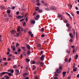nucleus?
Returning a JSON list of instances; mask_svg holds the SVG:
<instances>
[{"mask_svg":"<svg viewBox=\"0 0 79 79\" xmlns=\"http://www.w3.org/2000/svg\"><path fill=\"white\" fill-rule=\"evenodd\" d=\"M39 18H40V15H38L36 16V17L35 18V20H38Z\"/></svg>","mask_w":79,"mask_h":79,"instance_id":"1","label":"nucleus"},{"mask_svg":"<svg viewBox=\"0 0 79 79\" xmlns=\"http://www.w3.org/2000/svg\"><path fill=\"white\" fill-rule=\"evenodd\" d=\"M59 66H60V67L59 68V69H60V70H62V69H63V68H62V67L63 66V65H62L61 64H60Z\"/></svg>","mask_w":79,"mask_h":79,"instance_id":"2","label":"nucleus"},{"mask_svg":"<svg viewBox=\"0 0 79 79\" xmlns=\"http://www.w3.org/2000/svg\"><path fill=\"white\" fill-rule=\"evenodd\" d=\"M8 72H10L11 73H14V69L12 70V69H9L8 70Z\"/></svg>","mask_w":79,"mask_h":79,"instance_id":"3","label":"nucleus"},{"mask_svg":"<svg viewBox=\"0 0 79 79\" xmlns=\"http://www.w3.org/2000/svg\"><path fill=\"white\" fill-rule=\"evenodd\" d=\"M44 58H45V56L44 55H43L41 56V58H40V59L41 60H44Z\"/></svg>","mask_w":79,"mask_h":79,"instance_id":"4","label":"nucleus"},{"mask_svg":"<svg viewBox=\"0 0 79 79\" xmlns=\"http://www.w3.org/2000/svg\"><path fill=\"white\" fill-rule=\"evenodd\" d=\"M30 23L31 24H35V20H30Z\"/></svg>","mask_w":79,"mask_h":79,"instance_id":"5","label":"nucleus"},{"mask_svg":"<svg viewBox=\"0 0 79 79\" xmlns=\"http://www.w3.org/2000/svg\"><path fill=\"white\" fill-rule=\"evenodd\" d=\"M21 48L23 49L24 52H26V48L24 47H21Z\"/></svg>","mask_w":79,"mask_h":79,"instance_id":"6","label":"nucleus"},{"mask_svg":"<svg viewBox=\"0 0 79 79\" xmlns=\"http://www.w3.org/2000/svg\"><path fill=\"white\" fill-rule=\"evenodd\" d=\"M66 72H63L62 74H63V78L64 77L66 76Z\"/></svg>","mask_w":79,"mask_h":79,"instance_id":"7","label":"nucleus"},{"mask_svg":"<svg viewBox=\"0 0 79 79\" xmlns=\"http://www.w3.org/2000/svg\"><path fill=\"white\" fill-rule=\"evenodd\" d=\"M51 10H56V8L55 6H52L51 7Z\"/></svg>","mask_w":79,"mask_h":79,"instance_id":"8","label":"nucleus"},{"mask_svg":"<svg viewBox=\"0 0 79 79\" xmlns=\"http://www.w3.org/2000/svg\"><path fill=\"white\" fill-rule=\"evenodd\" d=\"M4 79H10V77L8 75H6L4 77Z\"/></svg>","mask_w":79,"mask_h":79,"instance_id":"9","label":"nucleus"},{"mask_svg":"<svg viewBox=\"0 0 79 79\" xmlns=\"http://www.w3.org/2000/svg\"><path fill=\"white\" fill-rule=\"evenodd\" d=\"M11 32L12 34H14L16 33V31L15 30H13L11 31Z\"/></svg>","mask_w":79,"mask_h":79,"instance_id":"10","label":"nucleus"},{"mask_svg":"<svg viewBox=\"0 0 79 79\" xmlns=\"http://www.w3.org/2000/svg\"><path fill=\"white\" fill-rule=\"evenodd\" d=\"M4 74H5V72H2L0 73V76L2 77L3 76V75H4Z\"/></svg>","mask_w":79,"mask_h":79,"instance_id":"11","label":"nucleus"},{"mask_svg":"<svg viewBox=\"0 0 79 79\" xmlns=\"http://www.w3.org/2000/svg\"><path fill=\"white\" fill-rule=\"evenodd\" d=\"M56 71L57 73H61V70H60L58 69H56Z\"/></svg>","mask_w":79,"mask_h":79,"instance_id":"12","label":"nucleus"},{"mask_svg":"<svg viewBox=\"0 0 79 79\" xmlns=\"http://www.w3.org/2000/svg\"><path fill=\"white\" fill-rule=\"evenodd\" d=\"M69 35L71 38H72V39H73V38H74V35H73V34H72L71 33H69Z\"/></svg>","mask_w":79,"mask_h":79,"instance_id":"13","label":"nucleus"},{"mask_svg":"<svg viewBox=\"0 0 79 79\" xmlns=\"http://www.w3.org/2000/svg\"><path fill=\"white\" fill-rule=\"evenodd\" d=\"M27 48L28 50H30L31 49V47H30V46L29 45H27Z\"/></svg>","mask_w":79,"mask_h":79,"instance_id":"14","label":"nucleus"},{"mask_svg":"<svg viewBox=\"0 0 79 79\" xmlns=\"http://www.w3.org/2000/svg\"><path fill=\"white\" fill-rule=\"evenodd\" d=\"M63 16L61 14H58V18H61L62 17H63Z\"/></svg>","mask_w":79,"mask_h":79,"instance_id":"15","label":"nucleus"},{"mask_svg":"<svg viewBox=\"0 0 79 79\" xmlns=\"http://www.w3.org/2000/svg\"><path fill=\"white\" fill-rule=\"evenodd\" d=\"M26 61L27 62H29V61H30V59L28 58H27L26 59Z\"/></svg>","mask_w":79,"mask_h":79,"instance_id":"16","label":"nucleus"},{"mask_svg":"<svg viewBox=\"0 0 79 79\" xmlns=\"http://www.w3.org/2000/svg\"><path fill=\"white\" fill-rule=\"evenodd\" d=\"M39 10V7H36L35 9V11H37Z\"/></svg>","mask_w":79,"mask_h":79,"instance_id":"17","label":"nucleus"},{"mask_svg":"<svg viewBox=\"0 0 79 79\" xmlns=\"http://www.w3.org/2000/svg\"><path fill=\"white\" fill-rule=\"evenodd\" d=\"M20 29H21V27H20V26L18 28V29L17 30V32H19V31H20Z\"/></svg>","mask_w":79,"mask_h":79,"instance_id":"18","label":"nucleus"},{"mask_svg":"<svg viewBox=\"0 0 79 79\" xmlns=\"http://www.w3.org/2000/svg\"><path fill=\"white\" fill-rule=\"evenodd\" d=\"M16 71H17L16 75L17 76H18V75L19 73V70H16Z\"/></svg>","mask_w":79,"mask_h":79,"instance_id":"19","label":"nucleus"},{"mask_svg":"<svg viewBox=\"0 0 79 79\" xmlns=\"http://www.w3.org/2000/svg\"><path fill=\"white\" fill-rule=\"evenodd\" d=\"M27 55H29L31 54V52L29 51H28L27 52Z\"/></svg>","mask_w":79,"mask_h":79,"instance_id":"20","label":"nucleus"},{"mask_svg":"<svg viewBox=\"0 0 79 79\" xmlns=\"http://www.w3.org/2000/svg\"><path fill=\"white\" fill-rule=\"evenodd\" d=\"M44 64V63L43 62H41L40 64V66H42Z\"/></svg>","mask_w":79,"mask_h":79,"instance_id":"21","label":"nucleus"},{"mask_svg":"<svg viewBox=\"0 0 79 79\" xmlns=\"http://www.w3.org/2000/svg\"><path fill=\"white\" fill-rule=\"evenodd\" d=\"M7 13H9V14H10V13L11 12V10H7Z\"/></svg>","mask_w":79,"mask_h":79,"instance_id":"22","label":"nucleus"},{"mask_svg":"<svg viewBox=\"0 0 79 79\" xmlns=\"http://www.w3.org/2000/svg\"><path fill=\"white\" fill-rule=\"evenodd\" d=\"M73 32L74 35H76V34H75L76 33L75 32V30H74V29H73Z\"/></svg>","mask_w":79,"mask_h":79,"instance_id":"23","label":"nucleus"},{"mask_svg":"<svg viewBox=\"0 0 79 79\" xmlns=\"http://www.w3.org/2000/svg\"><path fill=\"white\" fill-rule=\"evenodd\" d=\"M76 69H77V68H74L73 69V71H74V72H76Z\"/></svg>","mask_w":79,"mask_h":79,"instance_id":"24","label":"nucleus"},{"mask_svg":"<svg viewBox=\"0 0 79 79\" xmlns=\"http://www.w3.org/2000/svg\"><path fill=\"white\" fill-rule=\"evenodd\" d=\"M9 76H13V73H9V74H8Z\"/></svg>","mask_w":79,"mask_h":79,"instance_id":"25","label":"nucleus"},{"mask_svg":"<svg viewBox=\"0 0 79 79\" xmlns=\"http://www.w3.org/2000/svg\"><path fill=\"white\" fill-rule=\"evenodd\" d=\"M1 8L3 10L5 9V7L4 6H1Z\"/></svg>","mask_w":79,"mask_h":79,"instance_id":"26","label":"nucleus"},{"mask_svg":"<svg viewBox=\"0 0 79 79\" xmlns=\"http://www.w3.org/2000/svg\"><path fill=\"white\" fill-rule=\"evenodd\" d=\"M76 37L77 38V39H78V35H77V32H76Z\"/></svg>","mask_w":79,"mask_h":79,"instance_id":"27","label":"nucleus"},{"mask_svg":"<svg viewBox=\"0 0 79 79\" xmlns=\"http://www.w3.org/2000/svg\"><path fill=\"white\" fill-rule=\"evenodd\" d=\"M16 68H17V66H16V65H14L13 67V68H14V69H16Z\"/></svg>","mask_w":79,"mask_h":79,"instance_id":"28","label":"nucleus"},{"mask_svg":"<svg viewBox=\"0 0 79 79\" xmlns=\"http://www.w3.org/2000/svg\"><path fill=\"white\" fill-rule=\"evenodd\" d=\"M66 26L67 27H69V26H70V24H69V23H67L66 24Z\"/></svg>","mask_w":79,"mask_h":79,"instance_id":"29","label":"nucleus"},{"mask_svg":"<svg viewBox=\"0 0 79 79\" xmlns=\"http://www.w3.org/2000/svg\"><path fill=\"white\" fill-rule=\"evenodd\" d=\"M33 68L32 70H35L36 69V67L35 66L33 65Z\"/></svg>","mask_w":79,"mask_h":79,"instance_id":"30","label":"nucleus"},{"mask_svg":"<svg viewBox=\"0 0 79 79\" xmlns=\"http://www.w3.org/2000/svg\"><path fill=\"white\" fill-rule=\"evenodd\" d=\"M41 31L42 32H44V28H42L41 29Z\"/></svg>","mask_w":79,"mask_h":79,"instance_id":"31","label":"nucleus"},{"mask_svg":"<svg viewBox=\"0 0 79 79\" xmlns=\"http://www.w3.org/2000/svg\"><path fill=\"white\" fill-rule=\"evenodd\" d=\"M27 73H25L23 74V76H27Z\"/></svg>","mask_w":79,"mask_h":79,"instance_id":"32","label":"nucleus"},{"mask_svg":"<svg viewBox=\"0 0 79 79\" xmlns=\"http://www.w3.org/2000/svg\"><path fill=\"white\" fill-rule=\"evenodd\" d=\"M37 6H40V3H38L36 4Z\"/></svg>","mask_w":79,"mask_h":79,"instance_id":"33","label":"nucleus"},{"mask_svg":"<svg viewBox=\"0 0 79 79\" xmlns=\"http://www.w3.org/2000/svg\"><path fill=\"white\" fill-rule=\"evenodd\" d=\"M41 46V44H38L37 45V47H40Z\"/></svg>","mask_w":79,"mask_h":79,"instance_id":"34","label":"nucleus"},{"mask_svg":"<svg viewBox=\"0 0 79 79\" xmlns=\"http://www.w3.org/2000/svg\"><path fill=\"white\" fill-rule=\"evenodd\" d=\"M15 48H16L15 46H14L13 48V51H15Z\"/></svg>","mask_w":79,"mask_h":79,"instance_id":"35","label":"nucleus"},{"mask_svg":"<svg viewBox=\"0 0 79 79\" xmlns=\"http://www.w3.org/2000/svg\"><path fill=\"white\" fill-rule=\"evenodd\" d=\"M41 2L43 3V4H44H44H45L44 3H45V1L44 0H42L41 1Z\"/></svg>","mask_w":79,"mask_h":79,"instance_id":"36","label":"nucleus"},{"mask_svg":"<svg viewBox=\"0 0 79 79\" xmlns=\"http://www.w3.org/2000/svg\"><path fill=\"white\" fill-rule=\"evenodd\" d=\"M65 61H66V62L68 63V59H67V58H66L65 59Z\"/></svg>","mask_w":79,"mask_h":79,"instance_id":"37","label":"nucleus"},{"mask_svg":"<svg viewBox=\"0 0 79 79\" xmlns=\"http://www.w3.org/2000/svg\"><path fill=\"white\" fill-rule=\"evenodd\" d=\"M23 54L24 55V56H26V53L25 52H23Z\"/></svg>","mask_w":79,"mask_h":79,"instance_id":"38","label":"nucleus"},{"mask_svg":"<svg viewBox=\"0 0 79 79\" xmlns=\"http://www.w3.org/2000/svg\"><path fill=\"white\" fill-rule=\"evenodd\" d=\"M73 39L71 38L69 40V42H73Z\"/></svg>","mask_w":79,"mask_h":79,"instance_id":"39","label":"nucleus"},{"mask_svg":"<svg viewBox=\"0 0 79 79\" xmlns=\"http://www.w3.org/2000/svg\"><path fill=\"white\" fill-rule=\"evenodd\" d=\"M38 12L39 13H42V10L41 9L39 10Z\"/></svg>","mask_w":79,"mask_h":79,"instance_id":"40","label":"nucleus"},{"mask_svg":"<svg viewBox=\"0 0 79 79\" xmlns=\"http://www.w3.org/2000/svg\"><path fill=\"white\" fill-rule=\"evenodd\" d=\"M55 75H54L55 76H56L57 75H58V74H57V73L55 72Z\"/></svg>","mask_w":79,"mask_h":79,"instance_id":"41","label":"nucleus"},{"mask_svg":"<svg viewBox=\"0 0 79 79\" xmlns=\"http://www.w3.org/2000/svg\"><path fill=\"white\" fill-rule=\"evenodd\" d=\"M66 52L68 53L69 54L70 53V50H68L66 51Z\"/></svg>","mask_w":79,"mask_h":79,"instance_id":"42","label":"nucleus"},{"mask_svg":"<svg viewBox=\"0 0 79 79\" xmlns=\"http://www.w3.org/2000/svg\"><path fill=\"white\" fill-rule=\"evenodd\" d=\"M24 20H25V19H22L20 20V22H22V21H24Z\"/></svg>","mask_w":79,"mask_h":79,"instance_id":"43","label":"nucleus"},{"mask_svg":"<svg viewBox=\"0 0 79 79\" xmlns=\"http://www.w3.org/2000/svg\"><path fill=\"white\" fill-rule=\"evenodd\" d=\"M17 51L18 52H21V49L19 48Z\"/></svg>","mask_w":79,"mask_h":79,"instance_id":"44","label":"nucleus"},{"mask_svg":"<svg viewBox=\"0 0 79 79\" xmlns=\"http://www.w3.org/2000/svg\"><path fill=\"white\" fill-rule=\"evenodd\" d=\"M71 48H72L73 49H74V48H75V46H72Z\"/></svg>","mask_w":79,"mask_h":79,"instance_id":"45","label":"nucleus"},{"mask_svg":"<svg viewBox=\"0 0 79 79\" xmlns=\"http://www.w3.org/2000/svg\"><path fill=\"white\" fill-rule=\"evenodd\" d=\"M25 21L26 22H27V21H28V19H27V17L26 18Z\"/></svg>","mask_w":79,"mask_h":79,"instance_id":"46","label":"nucleus"},{"mask_svg":"<svg viewBox=\"0 0 79 79\" xmlns=\"http://www.w3.org/2000/svg\"><path fill=\"white\" fill-rule=\"evenodd\" d=\"M66 13L67 14V15H68V16H71V15H70V14H69L68 13L66 12Z\"/></svg>","mask_w":79,"mask_h":79,"instance_id":"47","label":"nucleus"},{"mask_svg":"<svg viewBox=\"0 0 79 79\" xmlns=\"http://www.w3.org/2000/svg\"><path fill=\"white\" fill-rule=\"evenodd\" d=\"M19 44L18 43H17L16 47H18V46H19Z\"/></svg>","mask_w":79,"mask_h":79,"instance_id":"48","label":"nucleus"},{"mask_svg":"<svg viewBox=\"0 0 79 79\" xmlns=\"http://www.w3.org/2000/svg\"><path fill=\"white\" fill-rule=\"evenodd\" d=\"M71 58H69V63H70V62H71Z\"/></svg>","mask_w":79,"mask_h":79,"instance_id":"49","label":"nucleus"},{"mask_svg":"<svg viewBox=\"0 0 79 79\" xmlns=\"http://www.w3.org/2000/svg\"><path fill=\"white\" fill-rule=\"evenodd\" d=\"M76 64L74 63H73V65L74 66L73 67V68H74V67H75V65Z\"/></svg>","mask_w":79,"mask_h":79,"instance_id":"50","label":"nucleus"},{"mask_svg":"<svg viewBox=\"0 0 79 79\" xmlns=\"http://www.w3.org/2000/svg\"><path fill=\"white\" fill-rule=\"evenodd\" d=\"M64 22L65 23H68V20H65L64 21Z\"/></svg>","mask_w":79,"mask_h":79,"instance_id":"51","label":"nucleus"},{"mask_svg":"<svg viewBox=\"0 0 79 79\" xmlns=\"http://www.w3.org/2000/svg\"><path fill=\"white\" fill-rule=\"evenodd\" d=\"M4 64L6 66L7 65V64H8V63H7V62H5L4 63Z\"/></svg>","mask_w":79,"mask_h":79,"instance_id":"52","label":"nucleus"},{"mask_svg":"<svg viewBox=\"0 0 79 79\" xmlns=\"http://www.w3.org/2000/svg\"><path fill=\"white\" fill-rule=\"evenodd\" d=\"M19 14V12L18 11L16 12V15H18Z\"/></svg>","mask_w":79,"mask_h":79,"instance_id":"53","label":"nucleus"},{"mask_svg":"<svg viewBox=\"0 0 79 79\" xmlns=\"http://www.w3.org/2000/svg\"><path fill=\"white\" fill-rule=\"evenodd\" d=\"M28 34H29V35H31V34H32V32L31 31H29L28 32Z\"/></svg>","mask_w":79,"mask_h":79,"instance_id":"54","label":"nucleus"},{"mask_svg":"<svg viewBox=\"0 0 79 79\" xmlns=\"http://www.w3.org/2000/svg\"><path fill=\"white\" fill-rule=\"evenodd\" d=\"M35 61H34V60H33L32 61V64H35Z\"/></svg>","mask_w":79,"mask_h":79,"instance_id":"55","label":"nucleus"},{"mask_svg":"<svg viewBox=\"0 0 79 79\" xmlns=\"http://www.w3.org/2000/svg\"><path fill=\"white\" fill-rule=\"evenodd\" d=\"M41 37H45V35H44V34L42 35Z\"/></svg>","mask_w":79,"mask_h":79,"instance_id":"56","label":"nucleus"},{"mask_svg":"<svg viewBox=\"0 0 79 79\" xmlns=\"http://www.w3.org/2000/svg\"><path fill=\"white\" fill-rule=\"evenodd\" d=\"M75 9L77 10H79V9L78 8V7H75Z\"/></svg>","mask_w":79,"mask_h":79,"instance_id":"57","label":"nucleus"},{"mask_svg":"<svg viewBox=\"0 0 79 79\" xmlns=\"http://www.w3.org/2000/svg\"><path fill=\"white\" fill-rule=\"evenodd\" d=\"M21 16H19L17 17V18L19 19V18H21Z\"/></svg>","mask_w":79,"mask_h":79,"instance_id":"58","label":"nucleus"},{"mask_svg":"<svg viewBox=\"0 0 79 79\" xmlns=\"http://www.w3.org/2000/svg\"><path fill=\"white\" fill-rule=\"evenodd\" d=\"M75 49H73V53H74V52H75Z\"/></svg>","mask_w":79,"mask_h":79,"instance_id":"59","label":"nucleus"},{"mask_svg":"<svg viewBox=\"0 0 79 79\" xmlns=\"http://www.w3.org/2000/svg\"><path fill=\"white\" fill-rule=\"evenodd\" d=\"M7 60L8 61H10V60H11V58H9L8 59H7Z\"/></svg>","mask_w":79,"mask_h":79,"instance_id":"60","label":"nucleus"},{"mask_svg":"<svg viewBox=\"0 0 79 79\" xmlns=\"http://www.w3.org/2000/svg\"><path fill=\"white\" fill-rule=\"evenodd\" d=\"M16 34L18 37H19V34L17 33H16Z\"/></svg>","mask_w":79,"mask_h":79,"instance_id":"61","label":"nucleus"},{"mask_svg":"<svg viewBox=\"0 0 79 79\" xmlns=\"http://www.w3.org/2000/svg\"><path fill=\"white\" fill-rule=\"evenodd\" d=\"M67 79H71V77L70 76H68L67 77Z\"/></svg>","mask_w":79,"mask_h":79,"instance_id":"62","label":"nucleus"},{"mask_svg":"<svg viewBox=\"0 0 79 79\" xmlns=\"http://www.w3.org/2000/svg\"><path fill=\"white\" fill-rule=\"evenodd\" d=\"M54 79H58V77H54Z\"/></svg>","mask_w":79,"mask_h":79,"instance_id":"63","label":"nucleus"},{"mask_svg":"<svg viewBox=\"0 0 79 79\" xmlns=\"http://www.w3.org/2000/svg\"><path fill=\"white\" fill-rule=\"evenodd\" d=\"M77 14H79V11H77Z\"/></svg>","mask_w":79,"mask_h":79,"instance_id":"64","label":"nucleus"}]
</instances>
